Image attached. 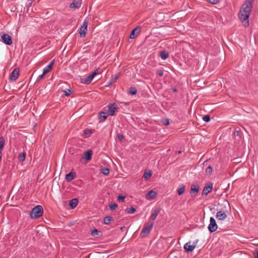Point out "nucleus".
Listing matches in <instances>:
<instances>
[{"instance_id":"1a4fd4ad","label":"nucleus","mask_w":258,"mask_h":258,"mask_svg":"<svg viewBox=\"0 0 258 258\" xmlns=\"http://www.w3.org/2000/svg\"><path fill=\"white\" fill-rule=\"evenodd\" d=\"M1 37H2L3 41L4 42V43H5L7 45L12 44V38H11V37L9 35L5 33Z\"/></svg>"},{"instance_id":"bb28decb","label":"nucleus","mask_w":258,"mask_h":258,"mask_svg":"<svg viewBox=\"0 0 258 258\" xmlns=\"http://www.w3.org/2000/svg\"><path fill=\"white\" fill-rule=\"evenodd\" d=\"M92 132L91 130L86 129L84 131V134L85 135V138L89 137L90 135L92 134Z\"/></svg>"},{"instance_id":"39448f33","label":"nucleus","mask_w":258,"mask_h":258,"mask_svg":"<svg viewBox=\"0 0 258 258\" xmlns=\"http://www.w3.org/2000/svg\"><path fill=\"white\" fill-rule=\"evenodd\" d=\"M108 115L110 116H114L115 115V112L118 110V107L117 105L115 103H111L108 105Z\"/></svg>"},{"instance_id":"423d86ee","label":"nucleus","mask_w":258,"mask_h":258,"mask_svg":"<svg viewBox=\"0 0 258 258\" xmlns=\"http://www.w3.org/2000/svg\"><path fill=\"white\" fill-rule=\"evenodd\" d=\"M98 70H96L94 72H93L91 74L89 75L87 78L84 79L83 81H82V83L85 84H89L91 83L93 79L94 78V77L97 75L98 74Z\"/></svg>"},{"instance_id":"a878e982","label":"nucleus","mask_w":258,"mask_h":258,"mask_svg":"<svg viewBox=\"0 0 258 258\" xmlns=\"http://www.w3.org/2000/svg\"><path fill=\"white\" fill-rule=\"evenodd\" d=\"M113 220L110 216H106L104 218V223L107 225L110 224V222Z\"/></svg>"},{"instance_id":"2eb2a0df","label":"nucleus","mask_w":258,"mask_h":258,"mask_svg":"<svg viewBox=\"0 0 258 258\" xmlns=\"http://www.w3.org/2000/svg\"><path fill=\"white\" fill-rule=\"evenodd\" d=\"M216 218L219 220L223 221L227 218V215L225 212L220 211L217 213Z\"/></svg>"},{"instance_id":"4be33fe9","label":"nucleus","mask_w":258,"mask_h":258,"mask_svg":"<svg viewBox=\"0 0 258 258\" xmlns=\"http://www.w3.org/2000/svg\"><path fill=\"white\" fill-rule=\"evenodd\" d=\"M160 56L162 59H166L169 56V53L166 51H161Z\"/></svg>"},{"instance_id":"9b49d317","label":"nucleus","mask_w":258,"mask_h":258,"mask_svg":"<svg viewBox=\"0 0 258 258\" xmlns=\"http://www.w3.org/2000/svg\"><path fill=\"white\" fill-rule=\"evenodd\" d=\"M19 69L18 68H15L12 72L10 76L9 79L11 81H16L19 76Z\"/></svg>"},{"instance_id":"20e7f679","label":"nucleus","mask_w":258,"mask_h":258,"mask_svg":"<svg viewBox=\"0 0 258 258\" xmlns=\"http://www.w3.org/2000/svg\"><path fill=\"white\" fill-rule=\"evenodd\" d=\"M218 225L214 217H211L210 219V224L208 226V229L211 233H213L217 230Z\"/></svg>"},{"instance_id":"b1692460","label":"nucleus","mask_w":258,"mask_h":258,"mask_svg":"<svg viewBox=\"0 0 258 258\" xmlns=\"http://www.w3.org/2000/svg\"><path fill=\"white\" fill-rule=\"evenodd\" d=\"M156 196V192L155 191L150 190L148 192L147 195V198L148 199H153Z\"/></svg>"},{"instance_id":"f8f14e48","label":"nucleus","mask_w":258,"mask_h":258,"mask_svg":"<svg viewBox=\"0 0 258 258\" xmlns=\"http://www.w3.org/2000/svg\"><path fill=\"white\" fill-rule=\"evenodd\" d=\"M195 244H191V242L189 241L184 245V248L186 252H191L195 248Z\"/></svg>"},{"instance_id":"e433bc0d","label":"nucleus","mask_w":258,"mask_h":258,"mask_svg":"<svg viewBox=\"0 0 258 258\" xmlns=\"http://www.w3.org/2000/svg\"><path fill=\"white\" fill-rule=\"evenodd\" d=\"M125 198L124 196L119 195L118 196L117 199L119 202H124Z\"/></svg>"},{"instance_id":"cd10ccee","label":"nucleus","mask_w":258,"mask_h":258,"mask_svg":"<svg viewBox=\"0 0 258 258\" xmlns=\"http://www.w3.org/2000/svg\"><path fill=\"white\" fill-rule=\"evenodd\" d=\"M5 139L3 137H0V151L3 149L5 144Z\"/></svg>"},{"instance_id":"ea45409f","label":"nucleus","mask_w":258,"mask_h":258,"mask_svg":"<svg viewBox=\"0 0 258 258\" xmlns=\"http://www.w3.org/2000/svg\"><path fill=\"white\" fill-rule=\"evenodd\" d=\"M207 1L212 4H217L219 2V0H207Z\"/></svg>"},{"instance_id":"9d476101","label":"nucleus","mask_w":258,"mask_h":258,"mask_svg":"<svg viewBox=\"0 0 258 258\" xmlns=\"http://www.w3.org/2000/svg\"><path fill=\"white\" fill-rule=\"evenodd\" d=\"M213 189V184L212 183H209L204 187L203 190L202 195L207 196L210 193Z\"/></svg>"},{"instance_id":"4c0bfd02","label":"nucleus","mask_w":258,"mask_h":258,"mask_svg":"<svg viewBox=\"0 0 258 258\" xmlns=\"http://www.w3.org/2000/svg\"><path fill=\"white\" fill-rule=\"evenodd\" d=\"M117 204L114 203L113 204H112L109 206V208L111 210H114L117 208Z\"/></svg>"},{"instance_id":"aec40b11","label":"nucleus","mask_w":258,"mask_h":258,"mask_svg":"<svg viewBox=\"0 0 258 258\" xmlns=\"http://www.w3.org/2000/svg\"><path fill=\"white\" fill-rule=\"evenodd\" d=\"M75 173L73 172H70L66 175V180L67 181L69 182L73 180L75 178Z\"/></svg>"},{"instance_id":"2f4dec72","label":"nucleus","mask_w":258,"mask_h":258,"mask_svg":"<svg viewBox=\"0 0 258 258\" xmlns=\"http://www.w3.org/2000/svg\"><path fill=\"white\" fill-rule=\"evenodd\" d=\"M213 171V167L211 166H209L206 169V173L207 174H211Z\"/></svg>"},{"instance_id":"ddd939ff","label":"nucleus","mask_w":258,"mask_h":258,"mask_svg":"<svg viewBox=\"0 0 258 258\" xmlns=\"http://www.w3.org/2000/svg\"><path fill=\"white\" fill-rule=\"evenodd\" d=\"M81 4L82 0H74L70 5V7L71 9H78L81 7Z\"/></svg>"},{"instance_id":"f3484780","label":"nucleus","mask_w":258,"mask_h":258,"mask_svg":"<svg viewBox=\"0 0 258 258\" xmlns=\"http://www.w3.org/2000/svg\"><path fill=\"white\" fill-rule=\"evenodd\" d=\"M93 152L92 150H89L85 153L84 159L87 161L91 160Z\"/></svg>"},{"instance_id":"c85d7f7f","label":"nucleus","mask_w":258,"mask_h":258,"mask_svg":"<svg viewBox=\"0 0 258 258\" xmlns=\"http://www.w3.org/2000/svg\"><path fill=\"white\" fill-rule=\"evenodd\" d=\"M101 172L105 175H108L109 173V169L108 168H102Z\"/></svg>"},{"instance_id":"dca6fc26","label":"nucleus","mask_w":258,"mask_h":258,"mask_svg":"<svg viewBox=\"0 0 258 258\" xmlns=\"http://www.w3.org/2000/svg\"><path fill=\"white\" fill-rule=\"evenodd\" d=\"M160 208H156L153 211L152 214L150 216V219L154 221L156 219L157 215L160 212Z\"/></svg>"},{"instance_id":"f704fd0d","label":"nucleus","mask_w":258,"mask_h":258,"mask_svg":"<svg viewBox=\"0 0 258 258\" xmlns=\"http://www.w3.org/2000/svg\"><path fill=\"white\" fill-rule=\"evenodd\" d=\"M210 119H211V117H210V116L209 115H205L203 117V120L206 121V122H209L210 120Z\"/></svg>"},{"instance_id":"412c9836","label":"nucleus","mask_w":258,"mask_h":258,"mask_svg":"<svg viewBox=\"0 0 258 258\" xmlns=\"http://www.w3.org/2000/svg\"><path fill=\"white\" fill-rule=\"evenodd\" d=\"M141 29V27H136V28H135L134 29H133L130 35V38L131 39H134L137 36V34L136 33V32L138 31V30H140Z\"/></svg>"},{"instance_id":"a18cd8bd","label":"nucleus","mask_w":258,"mask_h":258,"mask_svg":"<svg viewBox=\"0 0 258 258\" xmlns=\"http://www.w3.org/2000/svg\"><path fill=\"white\" fill-rule=\"evenodd\" d=\"M163 123L165 125H167L169 124V121L168 119H165Z\"/></svg>"},{"instance_id":"58836bf2","label":"nucleus","mask_w":258,"mask_h":258,"mask_svg":"<svg viewBox=\"0 0 258 258\" xmlns=\"http://www.w3.org/2000/svg\"><path fill=\"white\" fill-rule=\"evenodd\" d=\"M118 79V76L115 75L114 77H112L110 79V83H114L116 81V80Z\"/></svg>"},{"instance_id":"37998d69","label":"nucleus","mask_w":258,"mask_h":258,"mask_svg":"<svg viewBox=\"0 0 258 258\" xmlns=\"http://www.w3.org/2000/svg\"><path fill=\"white\" fill-rule=\"evenodd\" d=\"M241 134V132L240 131H235L234 133V135L235 136H239Z\"/></svg>"},{"instance_id":"a19ab883","label":"nucleus","mask_w":258,"mask_h":258,"mask_svg":"<svg viewBox=\"0 0 258 258\" xmlns=\"http://www.w3.org/2000/svg\"><path fill=\"white\" fill-rule=\"evenodd\" d=\"M157 74L160 77H162L163 76V70L162 69L158 70Z\"/></svg>"},{"instance_id":"f03ea898","label":"nucleus","mask_w":258,"mask_h":258,"mask_svg":"<svg viewBox=\"0 0 258 258\" xmlns=\"http://www.w3.org/2000/svg\"><path fill=\"white\" fill-rule=\"evenodd\" d=\"M43 212V210L41 206L38 205L35 207L31 211L30 216L32 219H36L40 217Z\"/></svg>"},{"instance_id":"473e14b6","label":"nucleus","mask_w":258,"mask_h":258,"mask_svg":"<svg viewBox=\"0 0 258 258\" xmlns=\"http://www.w3.org/2000/svg\"><path fill=\"white\" fill-rule=\"evenodd\" d=\"M99 233H100V231H99L97 229H94L91 231V235L93 236H97L98 235Z\"/></svg>"},{"instance_id":"0eeeda50","label":"nucleus","mask_w":258,"mask_h":258,"mask_svg":"<svg viewBox=\"0 0 258 258\" xmlns=\"http://www.w3.org/2000/svg\"><path fill=\"white\" fill-rule=\"evenodd\" d=\"M200 186L197 183L192 184L190 190V195L192 197H196L199 191Z\"/></svg>"},{"instance_id":"49530a36","label":"nucleus","mask_w":258,"mask_h":258,"mask_svg":"<svg viewBox=\"0 0 258 258\" xmlns=\"http://www.w3.org/2000/svg\"><path fill=\"white\" fill-rule=\"evenodd\" d=\"M255 258H258V252H257L256 255H254Z\"/></svg>"},{"instance_id":"6e6552de","label":"nucleus","mask_w":258,"mask_h":258,"mask_svg":"<svg viewBox=\"0 0 258 258\" xmlns=\"http://www.w3.org/2000/svg\"><path fill=\"white\" fill-rule=\"evenodd\" d=\"M87 26L88 23L85 21L79 30V33L81 37H85L87 31Z\"/></svg>"},{"instance_id":"7ed1b4c3","label":"nucleus","mask_w":258,"mask_h":258,"mask_svg":"<svg viewBox=\"0 0 258 258\" xmlns=\"http://www.w3.org/2000/svg\"><path fill=\"white\" fill-rule=\"evenodd\" d=\"M153 225L154 222L153 221H150L147 225L145 226L141 233L142 237H146L148 234H149L153 227Z\"/></svg>"},{"instance_id":"a211bd4d","label":"nucleus","mask_w":258,"mask_h":258,"mask_svg":"<svg viewBox=\"0 0 258 258\" xmlns=\"http://www.w3.org/2000/svg\"><path fill=\"white\" fill-rule=\"evenodd\" d=\"M53 63H54V60L51 61L50 63L48 66H47L45 68H44V69L43 70V72L44 73V74H46L48 73L51 70L52 67Z\"/></svg>"},{"instance_id":"393cba45","label":"nucleus","mask_w":258,"mask_h":258,"mask_svg":"<svg viewBox=\"0 0 258 258\" xmlns=\"http://www.w3.org/2000/svg\"><path fill=\"white\" fill-rule=\"evenodd\" d=\"M26 155V154L25 152H23L21 153L18 157L19 161L21 162H23L25 159Z\"/></svg>"},{"instance_id":"6ab92c4d","label":"nucleus","mask_w":258,"mask_h":258,"mask_svg":"<svg viewBox=\"0 0 258 258\" xmlns=\"http://www.w3.org/2000/svg\"><path fill=\"white\" fill-rule=\"evenodd\" d=\"M78 200L77 199H73L70 201L69 205L72 209H74L76 207L77 205L78 204Z\"/></svg>"},{"instance_id":"c03bdc74","label":"nucleus","mask_w":258,"mask_h":258,"mask_svg":"<svg viewBox=\"0 0 258 258\" xmlns=\"http://www.w3.org/2000/svg\"><path fill=\"white\" fill-rule=\"evenodd\" d=\"M64 92L65 95L67 96H69L72 93V91L70 90H68V91H65Z\"/></svg>"},{"instance_id":"5701e85b","label":"nucleus","mask_w":258,"mask_h":258,"mask_svg":"<svg viewBox=\"0 0 258 258\" xmlns=\"http://www.w3.org/2000/svg\"><path fill=\"white\" fill-rule=\"evenodd\" d=\"M185 191V186L183 184H181L179 188L177 189V192L178 195L180 196L184 193Z\"/></svg>"},{"instance_id":"c756f323","label":"nucleus","mask_w":258,"mask_h":258,"mask_svg":"<svg viewBox=\"0 0 258 258\" xmlns=\"http://www.w3.org/2000/svg\"><path fill=\"white\" fill-rule=\"evenodd\" d=\"M129 93L131 95H136L137 93V90L135 87L130 88Z\"/></svg>"},{"instance_id":"7c9ffc66","label":"nucleus","mask_w":258,"mask_h":258,"mask_svg":"<svg viewBox=\"0 0 258 258\" xmlns=\"http://www.w3.org/2000/svg\"><path fill=\"white\" fill-rule=\"evenodd\" d=\"M125 211H126V212L127 213L133 214L136 212V210L135 208H134L133 207H131V208L126 209Z\"/></svg>"},{"instance_id":"f257e3e1","label":"nucleus","mask_w":258,"mask_h":258,"mask_svg":"<svg viewBox=\"0 0 258 258\" xmlns=\"http://www.w3.org/2000/svg\"><path fill=\"white\" fill-rule=\"evenodd\" d=\"M253 0H246L241 6L239 13V18L245 27L249 25V17L252 9Z\"/></svg>"},{"instance_id":"c9c22d12","label":"nucleus","mask_w":258,"mask_h":258,"mask_svg":"<svg viewBox=\"0 0 258 258\" xmlns=\"http://www.w3.org/2000/svg\"><path fill=\"white\" fill-rule=\"evenodd\" d=\"M117 138L119 141L123 142L124 140V138L123 136L120 134L117 135Z\"/></svg>"},{"instance_id":"de8ad7c7","label":"nucleus","mask_w":258,"mask_h":258,"mask_svg":"<svg viewBox=\"0 0 258 258\" xmlns=\"http://www.w3.org/2000/svg\"><path fill=\"white\" fill-rule=\"evenodd\" d=\"M173 90L174 92H176V89L174 88V89H173Z\"/></svg>"},{"instance_id":"72a5a7b5","label":"nucleus","mask_w":258,"mask_h":258,"mask_svg":"<svg viewBox=\"0 0 258 258\" xmlns=\"http://www.w3.org/2000/svg\"><path fill=\"white\" fill-rule=\"evenodd\" d=\"M151 175L152 174L150 172H145L144 174V177H145V179H148L151 176Z\"/></svg>"},{"instance_id":"4468645a","label":"nucleus","mask_w":258,"mask_h":258,"mask_svg":"<svg viewBox=\"0 0 258 258\" xmlns=\"http://www.w3.org/2000/svg\"><path fill=\"white\" fill-rule=\"evenodd\" d=\"M108 116H109V115H108V112L107 111L100 112L98 116L99 119V122H104Z\"/></svg>"},{"instance_id":"79ce46f5","label":"nucleus","mask_w":258,"mask_h":258,"mask_svg":"<svg viewBox=\"0 0 258 258\" xmlns=\"http://www.w3.org/2000/svg\"><path fill=\"white\" fill-rule=\"evenodd\" d=\"M45 74H44V73L43 72V74L41 75H39L38 78H37V81H39L40 80L42 79L44 77V76L45 75Z\"/></svg>"}]
</instances>
